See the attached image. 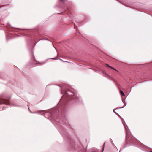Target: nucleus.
I'll return each instance as SVG.
<instances>
[{"instance_id": "nucleus-1", "label": "nucleus", "mask_w": 152, "mask_h": 152, "mask_svg": "<svg viewBox=\"0 0 152 152\" xmlns=\"http://www.w3.org/2000/svg\"><path fill=\"white\" fill-rule=\"evenodd\" d=\"M115 113L116 114L121 118L122 120V123L124 126V128L126 130V140L127 142L129 141H130L131 143H132V145L136 147H137L139 148L140 149L145 151V146L142 144L140 142H139L137 140H134L133 139H132V138L130 137L128 135L129 132H130L128 126L125 123L124 120L122 118L120 115L116 112L115 111Z\"/></svg>"}, {"instance_id": "nucleus-2", "label": "nucleus", "mask_w": 152, "mask_h": 152, "mask_svg": "<svg viewBox=\"0 0 152 152\" xmlns=\"http://www.w3.org/2000/svg\"><path fill=\"white\" fill-rule=\"evenodd\" d=\"M10 103V102L9 100L3 99H0V104H8Z\"/></svg>"}, {"instance_id": "nucleus-3", "label": "nucleus", "mask_w": 152, "mask_h": 152, "mask_svg": "<svg viewBox=\"0 0 152 152\" xmlns=\"http://www.w3.org/2000/svg\"><path fill=\"white\" fill-rule=\"evenodd\" d=\"M120 93H121V94L122 96H125V94H124V93H123V91L121 90L120 91Z\"/></svg>"}, {"instance_id": "nucleus-4", "label": "nucleus", "mask_w": 152, "mask_h": 152, "mask_svg": "<svg viewBox=\"0 0 152 152\" xmlns=\"http://www.w3.org/2000/svg\"><path fill=\"white\" fill-rule=\"evenodd\" d=\"M124 101H123V103L124 104V106L122 107H120V108H123L126 105V104L124 103Z\"/></svg>"}, {"instance_id": "nucleus-5", "label": "nucleus", "mask_w": 152, "mask_h": 152, "mask_svg": "<svg viewBox=\"0 0 152 152\" xmlns=\"http://www.w3.org/2000/svg\"><path fill=\"white\" fill-rule=\"evenodd\" d=\"M106 65L107 66L110 67V68L112 69H114V68H113V67H111L110 66H109L107 64H106Z\"/></svg>"}, {"instance_id": "nucleus-6", "label": "nucleus", "mask_w": 152, "mask_h": 152, "mask_svg": "<svg viewBox=\"0 0 152 152\" xmlns=\"http://www.w3.org/2000/svg\"><path fill=\"white\" fill-rule=\"evenodd\" d=\"M114 70H115V71H117V70L115 69H114Z\"/></svg>"}, {"instance_id": "nucleus-7", "label": "nucleus", "mask_w": 152, "mask_h": 152, "mask_svg": "<svg viewBox=\"0 0 152 152\" xmlns=\"http://www.w3.org/2000/svg\"><path fill=\"white\" fill-rule=\"evenodd\" d=\"M104 148V145L103 146V150Z\"/></svg>"}, {"instance_id": "nucleus-8", "label": "nucleus", "mask_w": 152, "mask_h": 152, "mask_svg": "<svg viewBox=\"0 0 152 152\" xmlns=\"http://www.w3.org/2000/svg\"><path fill=\"white\" fill-rule=\"evenodd\" d=\"M149 152H152V151H150Z\"/></svg>"}, {"instance_id": "nucleus-9", "label": "nucleus", "mask_w": 152, "mask_h": 152, "mask_svg": "<svg viewBox=\"0 0 152 152\" xmlns=\"http://www.w3.org/2000/svg\"><path fill=\"white\" fill-rule=\"evenodd\" d=\"M113 111L114 112V109L113 110Z\"/></svg>"}, {"instance_id": "nucleus-10", "label": "nucleus", "mask_w": 152, "mask_h": 152, "mask_svg": "<svg viewBox=\"0 0 152 152\" xmlns=\"http://www.w3.org/2000/svg\"><path fill=\"white\" fill-rule=\"evenodd\" d=\"M114 60H115V59H114Z\"/></svg>"}, {"instance_id": "nucleus-11", "label": "nucleus", "mask_w": 152, "mask_h": 152, "mask_svg": "<svg viewBox=\"0 0 152 152\" xmlns=\"http://www.w3.org/2000/svg\"><path fill=\"white\" fill-rule=\"evenodd\" d=\"M116 109H114V110H116Z\"/></svg>"}, {"instance_id": "nucleus-12", "label": "nucleus", "mask_w": 152, "mask_h": 152, "mask_svg": "<svg viewBox=\"0 0 152 152\" xmlns=\"http://www.w3.org/2000/svg\"><path fill=\"white\" fill-rule=\"evenodd\" d=\"M120 151H121V150H120L119 151V152H120Z\"/></svg>"}]
</instances>
